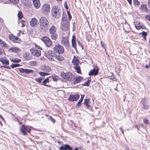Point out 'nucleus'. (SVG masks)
Segmentation results:
<instances>
[{"label": "nucleus", "mask_w": 150, "mask_h": 150, "mask_svg": "<svg viewBox=\"0 0 150 150\" xmlns=\"http://www.w3.org/2000/svg\"><path fill=\"white\" fill-rule=\"evenodd\" d=\"M40 29L44 32H46L49 29V25L47 18L45 17H41L40 20Z\"/></svg>", "instance_id": "1"}, {"label": "nucleus", "mask_w": 150, "mask_h": 150, "mask_svg": "<svg viewBox=\"0 0 150 150\" xmlns=\"http://www.w3.org/2000/svg\"><path fill=\"white\" fill-rule=\"evenodd\" d=\"M51 12L53 18L58 19L61 16L62 10L58 6H54L52 8Z\"/></svg>", "instance_id": "2"}, {"label": "nucleus", "mask_w": 150, "mask_h": 150, "mask_svg": "<svg viewBox=\"0 0 150 150\" xmlns=\"http://www.w3.org/2000/svg\"><path fill=\"white\" fill-rule=\"evenodd\" d=\"M64 51V47L60 45H56L53 48V52L54 54H62Z\"/></svg>", "instance_id": "3"}, {"label": "nucleus", "mask_w": 150, "mask_h": 150, "mask_svg": "<svg viewBox=\"0 0 150 150\" xmlns=\"http://www.w3.org/2000/svg\"><path fill=\"white\" fill-rule=\"evenodd\" d=\"M61 76L64 79L69 81H73L75 79L74 76L70 72L66 73L64 72L61 73Z\"/></svg>", "instance_id": "4"}, {"label": "nucleus", "mask_w": 150, "mask_h": 150, "mask_svg": "<svg viewBox=\"0 0 150 150\" xmlns=\"http://www.w3.org/2000/svg\"><path fill=\"white\" fill-rule=\"evenodd\" d=\"M31 127L23 125L21 126L20 130L23 135H26L27 132L30 133L31 130Z\"/></svg>", "instance_id": "5"}, {"label": "nucleus", "mask_w": 150, "mask_h": 150, "mask_svg": "<svg viewBox=\"0 0 150 150\" xmlns=\"http://www.w3.org/2000/svg\"><path fill=\"white\" fill-rule=\"evenodd\" d=\"M42 39L46 46L49 47L52 45V42L50 39L48 37H44Z\"/></svg>", "instance_id": "6"}, {"label": "nucleus", "mask_w": 150, "mask_h": 150, "mask_svg": "<svg viewBox=\"0 0 150 150\" xmlns=\"http://www.w3.org/2000/svg\"><path fill=\"white\" fill-rule=\"evenodd\" d=\"M80 97V96L78 94L74 95L71 94L70 95L68 99V100L71 101H77Z\"/></svg>", "instance_id": "7"}, {"label": "nucleus", "mask_w": 150, "mask_h": 150, "mask_svg": "<svg viewBox=\"0 0 150 150\" xmlns=\"http://www.w3.org/2000/svg\"><path fill=\"white\" fill-rule=\"evenodd\" d=\"M9 38L14 42L19 43L21 42V40L19 38L12 34L9 35Z\"/></svg>", "instance_id": "8"}, {"label": "nucleus", "mask_w": 150, "mask_h": 150, "mask_svg": "<svg viewBox=\"0 0 150 150\" xmlns=\"http://www.w3.org/2000/svg\"><path fill=\"white\" fill-rule=\"evenodd\" d=\"M50 10V6L48 4H44L42 6V11L45 13H49Z\"/></svg>", "instance_id": "9"}, {"label": "nucleus", "mask_w": 150, "mask_h": 150, "mask_svg": "<svg viewBox=\"0 0 150 150\" xmlns=\"http://www.w3.org/2000/svg\"><path fill=\"white\" fill-rule=\"evenodd\" d=\"M20 72L21 73H26L29 74L30 73H33L34 71L32 69H24L23 68L18 69Z\"/></svg>", "instance_id": "10"}, {"label": "nucleus", "mask_w": 150, "mask_h": 150, "mask_svg": "<svg viewBox=\"0 0 150 150\" xmlns=\"http://www.w3.org/2000/svg\"><path fill=\"white\" fill-rule=\"evenodd\" d=\"M69 23L67 21H63L62 22L61 28L63 30L66 31L68 29Z\"/></svg>", "instance_id": "11"}, {"label": "nucleus", "mask_w": 150, "mask_h": 150, "mask_svg": "<svg viewBox=\"0 0 150 150\" xmlns=\"http://www.w3.org/2000/svg\"><path fill=\"white\" fill-rule=\"evenodd\" d=\"M30 51L33 55L37 57H39L41 55V51L40 50H38L32 48L30 49Z\"/></svg>", "instance_id": "12"}, {"label": "nucleus", "mask_w": 150, "mask_h": 150, "mask_svg": "<svg viewBox=\"0 0 150 150\" xmlns=\"http://www.w3.org/2000/svg\"><path fill=\"white\" fill-rule=\"evenodd\" d=\"M99 69L98 67H97L96 69L91 70L88 73V75L90 76L97 75L98 74Z\"/></svg>", "instance_id": "13"}, {"label": "nucleus", "mask_w": 150, "mask_h": 150, "mask_svg": "<svg viewBox=\"0 0 150 150\" xmlns=\"http://www.w3.org/2000/svg\"><path fill=\"white\" fill-rule=\"evenodd\" d=\"M60 150H72V148L68 144L62 145L59 148Z\"/></svg>", "instance_id": "14"}, {"label": "nucleus", "mask_w": 150, "mask_h": 150, "mask_svg": "<svg viewBox=\"0 0 150 150\" xmlns=\"http://www.w3.org/2000/svg\"><path fill=\"white\" fill-rule=\"evenodd\" d=\"M142 102L143 105V108L145 109H147L149 108V103L148 100L144 98L142 100Z\"/></svg>", "instance_id": "15"}, {"label": "nucleus", "mask_w": 150, "mask_h": 150, "mask_svg": "<svg viewBox=\"0 0 150 150\" xmlns=\"http://www.w3.org/2000/svg\"><path fill=\"white\" fill-rule=\"evenodd\" d=\"M54 54V53H52V51L51 50H48L47 52L46 53L47 57L49 60L52 61L53 60L54 57L53 55Z\"/></svg>", "instance_id": "16"}, {"label": "nucleus", "mask_w": 150, "mask_h": 150, "mask_svg": "<svg viewBox=\"0 0 150 150\" xmlns=\"http://www.w3.org/2000/svg\"><path fill=\"white\" fill-rule=\"evenodd\" d=\"M19 0H0V2L3 1L5 3H13L16 4L18 3Z\"/></svg>", "instance_id": "17"}, {"label": "nucleus", "mask_w": 150, "mask_h": 150, "mask_svg": "<svg viewBox=\"0 0 150 150\" xmlns=\"http://www.w3.org/2000/svg\"><path fill=\"white\" fill-rule=\"evenodd\" d=\"M62 44L65 46L69 47V39L67 38H64L62 41Z\"/></svg>", "instance_id": "18"}, {"label": "nucleus", "mask_w": 150, "mask_h": 150, "mask_svg": "<svg viewBox=\"0 0 150 150\" xmlns=\"http://www.w3.org/2000/svg\"><path fill=\"white\" fill-rule=\"evenodd\" d=\"M33 5L36 8H38L40 6V3L39 0H32Z\"/></svg>", "instance_id": "19"}, {"label": "nucleus", "mask_w": 150, "mask_h": 150, "mask_svg": "<svg viewBox=\"0 0 150 150\" xmlns=\"http://www.w3.org/2000/svg\"><path fill=\"white\" fill-rule=\"evenodd\" d=\"M54 57H55V58L59 61H63L64 59L63 57L58 54H54L53 55Z\"/></svg>", "instance_id": "20"}, {"label": "nucleus", "mask_w": 150, "mask_h": 150, "mask_svg": "<svg viewBox=\"0 0 150 150\" xmlns=\"http://www.w3.org/2000/svg\"><path fill=\"white\" fill-rule=\"evenodd\" d=\"M75 81H74V84H76L80 82L83 79V78L82 77L79 76L75 78Z\"/></svg>", "instance_id": "21"}, {"label": "nucleus", "mask_w": 150, "mask_h": 150, "mask_svg": "<svg viewBox=\"0 0 150 150\" xmlns=\"http://www.w3.org/2000/svg\"><path fill=\"white\" fill-rule=\"evenodd\" d=\"M0 61L1 62L2 64L6 65H8L9 64L8 60L6 59L5 57L0 58Z\"/></svg>", "instance_id": "22"}, {"label": "nucleus", "mask_w": 150, "mask_h": 150, "mask_svg": "<svg viewBox=\"0 0 150 150\" xmlns=\"http://www.w3.org/2000/svg\"><path fill=\"white\" fill-rule=\"evenodd\" d=\"M37 20L36 18H33L30 21V25L31 27H34L36 24Z\"/></svg>", "instance_id": "23"}, {"label": "nucleus", "mask_w": 150, "mask_h": 150, "mask_svg": "<svg viewBox=\"0 0 150 150\" xmlns=\"http://www.w3.org/2000/svg\"><path fill=\"white\" fill-rule=\"evenodd\" d=\"M41 69L42 70L46 72H50L51 70V69L48 66L44 65L41 67Z\"/></svg>", "instance_id": "24"}, {"label": "nucleus", "mask_w": 150, "mask_h": 150, "mask_svg": "<svg viewBox=\"0 0 150 150\" xmlns=\"http://www.w3.org/2000/svg\"><path fill=\"white\" fill-rule=\"evenodd\" d=\"M90 103V99H85L84 100L83 104L86 105L87 108H90L91 107L89 103Z\"/></svg>", "instance_id": "25"}, {"label": "nucleus", "mask_w": 150, "mask_h": 150, "mask_svg": "<svg viewBox=\"0 0 150 150\" xmlns=\"http://www.w3.org/2000/svg\"><path fill=\"white\" fill-rule=\"evenodd\" d=\"M72 45L73 47L75 49H76V43L75 40V37L73 36L72 39Z\"/></svg>", "instance_id": "26"}, {"label": "nucleus", "mask_w": 150, "mask_h": 150, "mask_svg": "<svg viewBox=\"0 0 150 150\" xmlns=\"http://www.w3.org/2000/svg\"><path fill=\"white\" fill-rule=\"evenodd\" d=\"M57 30V28L55 26L52 25L51 26L49 30V32L50 33H56Z\"/></svg>", "instance_id": "27"}, {"label": "nucleus", "mask_w": 150, "mask_h": 150, "mask_svg": "<svg viewBox=\"0 0 150 150\" xmlns=\"http://www.w3.org/2000/svg\"><path fill=\"white\" fill-rule=\"evenodd\" d=\"M140 8L142 11H144L146 13H147L148 12V10L146 5H142L140 7Z\"/></svg>", "instance_id": "28"}, {"label": "nucleus", "mask_w": 150, "mask_h": 150, "mask_svg": "<svg viewBox=\"0 0 150 150\" xmlns=\"http://www.w3.org/2000/svg\"><path fill=\"white\" fill-rule=\"evenodd\" d=\"M84 96V95H81V97L80 99L78 101L76 104V105L78 106V107H80L81 105V103L82 102L83 100Z\"/></svg>", "instance_id": "29"}, {"label": "nucleus", "mask_w": 150, "mask_h": 150, "mask_svg": "<svg viewBox=\"0 0 150 150\" xmlns=\"http://www.w3.org/2000/svg\"><path fill=\"white\" fill-rule=\"evenodd\" d=\"M0 45L2 47H8L9 45H7L6 42L3 41L1 39H0Z\"/></svg>", "instance_id": "30"}, {"label": "nucleus", "mask_w": 150, "mask_h": 150, "mask_svg": "<svg viewBox=\"0 0 150 150\" xmlns=\"http://www.w3.org/2000/svg\"><path fill=\"white\" fill-rule=\"evenodd\" d=\"M72 62L74 65L77 66L79 63V61L77 58L74 57L72 61Z\"/></svg>", "instance_id": "31"}, {"label": "nucleus", "mask_w": 150, "mask_h": 150, "mask_svg": "<svg viewBox=\"0 0 150 150\" xmlns=\"http://www.w3.org/2000/svg\"><path fill=\"white\" fill-rule=\"evenodd\" d=\"M51 76H50L45 79L42 82L41 84L44 86H48L49 85L46 84L47 83H49V78L51 77Z\"/></svg>", "instance_id": "32"}, {"label": "nucleus", "mask_w": 150, "mask_h": 150, "mask_svg": "<svg viewBox=\"0 0 150 150\" xmlns=\"http://www.w3.org/2000/svg\"><path fill=\"white\" fill-rule=\"evenodd\" d=\"M20 49L18 47H11L8 49V51L13 52H17L19 51Z\"/></svg>", "instance_id": "33"}, {"label": "nucleus", "mask_w": 150, "mask_h": 150, "mask_svg": "<svg viewBox=\"0 0 150 150\" xmlns=\"http://www.w3.org/2000/svg\"><path fill=\"white\" fill-rule=\"evenodd\" d=\"M44 79V78L43 77H39L38 78H36L35 80L37 82H38L39 83H42V81Z\"/></svg>", "instance_id": "34"}, {"label": "nucleus", "mask_w": 150, "mask_h": 150, "mask_svg": "<svg viewBox=\"0 0 150 150\" xmlns=\"http://www.w3.org/2000/svg\"><path fill=\"white\" fill-rule=\"evenodd\" d=\"M22 3L24 5H28L31 1V0H21Z\"/></svg>", "instance_id": "35"}, {"label": "nucleus", "mask_w": 150, "mask_h": 150, "mask_svg": "<svg viewBox=\"0 0 150 150\" xmlns=\"http://www.w3.org/2000/svg\"><path fill=\"white\" fill-rule=\"evenodd\" d=\"M52 39L54 40H55L57 38V35L56 33H50Z\"/></svg>", "instance_id": "36"}, {"label": "nucleus", "mask_w": 150, "mask_h": 150, "mask_svg": "<svg viewBox=\"0 0 150 150\" xmlns=\"http://www.w3.org/2000/svg\"><path fill=\"white\" fill-rule=\"evenodd\" d=\"M74 68L77 71V72L78 74H80L81 73L80 68L78 65L75 66L74 67Z\"/></svg>", "instance_id": "37"}, {"label": "nucleus", "mask_w": 150, "mask_h": 150, "mask_svg": "<svg viewBox=\"0 0 150 150\" xmlns=\"http://www.w3.org/2000/svg\"><path fill=\"white\" fill-rule=\"evenodd\" d=\"M39 73L42 76H45L49 74L48 73L42 72H40Z\"/></svg>", "instance_id": "38"}, {"label": "nucleus", "mask_w": 150, "mask_h": 150, "mask_svg": "<svg viewBox=\"0 0 150 150\" xmlns=\"http://www.w3.org/2000/svg\"><path fill=\"white\" fill-rule=\"evenodd\" d=\"M18 16L19 19L22 18L23 17V14L21 11H19L18 14Z\"/></svg>", "instance_id": "39"}, {"label": "nucleus", "mask_w": 150, "mask_h": 150, "mask_svg": "<svg viewBox=\"0 0 150 150\" xmlns=\"http://www.w3.org/2000/svg\"><path fill=\"white\" fill-rule=\"evenodd\" d=\"M91 81V80H89L88 81H87L85 82L82 85L86 86H89L90 85V83Z\"/></svg>", "instance_id": "40"}, {"label": "nucleus", "mask_w": 150, "mask_h": 150, "mask_svg": "<svg viewBox=\"0 0 150 150\" xmlns=\"http://www.w3.org/2000/svg\"><path fill=\"white\" fill-rule=\"evenodd\" d=\"M11 61L14 62L18 63L21 61V60L20 59L17 58V59H13L12 60H11Z\"/></svg>", "instance_id": "41"}, {"label": "nucleus", "mask_w": 150, "mask_h": 150, "mask_svg": "<svg viewBox=\"0 0 150 150\" xmlns=\"http://www.w3.org/2000/svg\"><path fill=\"white\" fill-rule=\"evenodd\" d=\"M20 65V64H12V65L11 66V67L12 68H14L15 67H19Z\"/></svg>", "instance_id": "42"}, {"label": "nucleus", "mask_w": 150, "mask_h": 150, "mask_svg": "<svg viewBox=\"0 0 150 150\" xmlns=\"http://www.w3.org/2000/svg\"><path fill=\"white\" fill-rule=\"evenodd\" d=\"M36 64L35 61H32L30 62V65L31 66H35Z\"/></svg>", "instance_id": "43"}, {"label": "nucleus", "mask_w": 150, "mask_h": 150, "mask_svg": "<svg viewBox=\"0 0 150 150\" xmlns=\"http://www.w3.org/2000/svg\"><path fill=\"white\" fill-rule=\"evenodd\" d=\"M133 2L134 4L138 6H139L140 4V2L138 0H133Z\"/></svg>", "instance_id": "44"}, {"label": "nucleus", "mask_w": 150, "mask_h": 150, "mask_svg": "<svg viewBox=\"0 0 150 150\" xmlns=\"http://www.w3.org/2000/svg\"><path fill=\"white\" fill-rule=\"evenodd\" d=\"M140 34L142 35L143 36H144L145 38V39H146V37L147 35V33L146 32L143 31Z\"/></svg>", "instance_id": "45"}, {"label": "nucleus", "mask_w": 150, "mask_h": 150, "mask_svg": "<svg viewBox=\"0 0 150 150\" xmlns=\"http://www.w3.org/2000/svg\"><path fill=\"white\" fill-rule=\"evenodd\" d=\"M49 119L53 123H54L55 122V120L51 116L50 117Z\"/></svg>", "instance_id": "46"}, {"label": "nucleus", "mask_w": 150, "mask_h": 150, "mask_svg": "<svg viewBox=\"0 0 150 150\" xmlns=\"http://www.w3.org/2000/svg\"><path fill=\"white\" fill-rule=\"evenodd\" d=\"M67 13L68 15V16L69 19V20H70L72 18V17L69 11H67Z\"/></svg>", "instance_id": "47"}, {"label": "nucleus", "mask_w": 150, "mask_h": 150, "mask_svg": "<svg viewBox=\"0 0 150 150\" xmlns=\"http://www.w3.org/2000/svg\"><path fill=\"white\" fill-rule=\"evenodd\" d=\"M29 54H25V57L26 59L27 60L29 59L30 58V57H29Z\"/></svg>", "instance_id": "48"}, {"label": "nucleus", "mask_w": 150, "mask_h": 150, "mask_svg": "<svg viewBox=\"0 0 150 150\" xmlns=\"http://www.w3.org/2000/svg\"><path fill=\"white\" fill-rule=\"evenodd\" d=\"M21 24H22V26L21 27H24L25 26V22L24 21H21Z\"/></svg>", "instance_id": "49"}, {"label": "nucleus", "mask_w": 150, "mask_h": 150, "mask_svg": "<svg viewBox=\"0 0 150 150\" xmlns=\"http://www.w3.org/2000/svg\"><path fill=\"white\" fill-rule=\"evenodd\" d=\"M145 18L150 21V15H147L145 16Z\"/></svg>", "instance_id": "50"}, {"label": "nucleus", "mask_w": 150, "mask_h": 150, "mask_svg": "<svg viewBox=\"0 0 150 150\" xmlns=\"http://www.w3.org/2000/svg\"><path fill=\"white\" fill-rule=\"evenodd\" d=\"M0 68H8L9 69H10V68L9 67V66L6 67V66H1Z\"/></svg>", "instance_id": "51"}, {"label": "nucleus", "mask_w": 150, "mask_h": 150, "mask_svg": "<svg viewBox=\"0 0 150 150\" xmlns=\"http://www.w3.org/2000/svg\"><path fill=\"white\" fill-rule=\"evenodd\" d=\"M67 18L65 16H63L62 18V22H63V21H67L66 19Z\"/></svg>", "instance_id": "52"}, {"label": "nucleus", "mask_w": 150, "mask_h": 150, "mask_svg": "<svg viewBox=\"0 0 150 150\" xmlns=\"http://www.w3.org/2000/svg\"><path fill=\"white\" fill-rule=\"evenodd\" d=\"M51 77H52V78L53 80L54 81H57V78L56 77H55L53 76H52Z\"/></svg>", "instance_id": "53"}, {"label": "nucleus", "mask_w": 150, "mask_h": 150, "mask_svg": "<svg viewBox=\"0 0 150 150\" xmlns=\"http://www.w3.org/2000/svg\"><path fill=\"white\" fill-rule=\"evenodd\" d=\"M144 122L146 124H147L149 122V120L147 119H144Z\"/></svg>", "instance_id": "54"}, {"label": "nucleus", "mask_w": 150, "mask_h": 150, "mask_svg": "<svg viewBox=\"0 0 150 150\" xmlns=\"http://www.w3.org/2000/svg\"><path fill=\"white\" fill-rule=\"evenodd\" d=\"M137 30H139L141 28H142L141 27V26L139 25V26H135Z\"/></svg>", "instance_id": "55"}, {"label": "nucleus", "mask_w": 150, "mask_h": 150, "mask_svg": "<svg viewBox=\"0 0 150 150\" xmlns=\"http://www.w3.org/2000/svg\"><path fill=\"white\" fill-rule=\"evenodd\" d=\"M64 7H65V8L66 9H67L68 7L67 4V3L66 2H65V4H64Z\"/></svg>", "instance_id": "56"}, {"label": "nucleus", "mask_w": 150, "mask_h": 150, "mask_svg": "<svg viewBox=\"0 0 150 150\" xmlns=\"http://www.w3.org/2000/svg\"><path fill=\"white\" fill-rule=\"evenodd\" d=\"M130 4H131L132 3V0H127Z\"/></svg>", "instance_id": "57"}, {"label": "nucleus", "mask_w": 150, "mask_h": 150, "mask_svg": "<svg viewBox=\"0 0 150 150\" xmlns=\"http://www.w3.org/2000/svg\"><path fill=\"white\" fill-rule=\"evenodd\" d=\"M120 129L122 133L123 134L124 133V132L123 129H122V127H120Z\"/></svg>", "instance_id": "58"}, {"label": "nucleus", "mask_w": 150, "mask_h": 150, "mask_svg": "<svg viewBox=\"0 0 150 150\" xmlns=\"http://www.w3.org/2000/svg\"><path fill=\"white\" fill-rule=\"evenodd\" d=\"M100 44H101V46L103 47V48L105 49V48L104 47V46H103V43L102 42V41H100Z\"/></svg>", "instance_id": "59"}, {"label": "nucleus", "mask_w": 150, "mask_h": 150, "mask_svg": "<svg viewBox=\"0 0 150 150\" xmlns=\"http://www.w3.org/2000/svg\"><path fill=\"white\" fill-rule=\"evenodd\" d=\"M148 3V6L150 7V0H149Z\"/></svg>", "instance_id": "60"}, {"label": "nucleus", "mask_w": 150, "mask_h": 150, "mask_svg": "<svg viewBox=\"0 0 150 150\" xmlns=\"http://www.w3.org/2000/svg\"><path fill=\"white\" fill-rule=\"evenodd\" d=\"M0 117L2 119H3V120H4V119L3 117L0 114Z\"/></svg>", "instance_id": "61"}, {"label": "nucleus", "mask_w": 150, "mask_h": 150, "mask_svg": "<svg viewBox=\"0 0 150 150\" xmlns=\"http://www.w3.org/2000/svg\"><path fill=\"white\" fill-rule=\"evenodd\" d=\"M72 150H79L78 149L77 147H75L74 150H73V149Z\"/></svg>", "instance_id": "62"}, {"label": "nucleus", "mask_w": 150, "mask_h": 150, "mask_svg": "<svg viewBox=\"0 0 150 150\" xmlns=\"http://www.w3.org/2000/svg\"><path fill=\"white\" fill-rule=\"evenodd\" d=\"M149 67V66L148 65H146L145 66V68H148Z\"/></svg>", "instance_id": "63"}, {"label": "nucleus", "mask_w": 150, "mask_h": 150, "mask_svg": "<svg viewBox=\"0 0 150 150\" xmlns=\"http://www.w3.org/2000/svg\"><path fill=\"white\" fill-rule=\"evenodd\" d=\"M136 127L138 130H139V127H138V126H137Z\"/></svg>", "instance_id": "64"}]
</instances>
